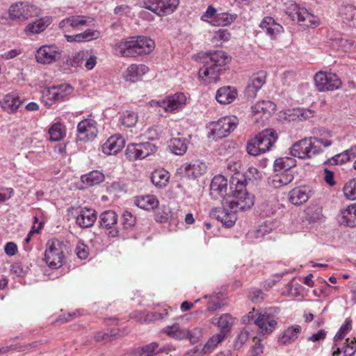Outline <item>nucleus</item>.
<instances>
[{
    "label": "nucleus",
    "mask_w": 356,
    "mask_h": 356,
    "mask_svg": "<svg viewBox=\"0 0 356 356\" xmlns=\"http://www.w3.org/2000/svg\"><path fill=\"white\" fill-rule=\"evenodd\" d=\"M296 22L300 25L307 27H316L320 24V19L309 13L305 8L300 12V15Z\"/></svg>",
    "instance_id": "nucleus-38"
},
{
    "label": "nucleus",
    "mask_w": 356,
    "mask_h": 356,
    "mask_svg": "<svg viewBox=\"0 0 356 356\" xmlns=\"http://www.w3.org/2000/svg\"><path fill=\"white\" fill-rule=\"evenodd\" d=\"M230 60L231 58L223 51L207 54L202 58L203 66L199 70V79L205 84L216 83L219 80L222 67Z\"/></svg>",
    "instance_id": "nucleus-1"
},
{
    "label": "nucleus",
    "mask_w": 356,
    "mask_h": 356,
    "mask_svg": "<svg viewBox=\"0 0 356 356\" xmlns=\"http://www.w3.org/2000/svg\"><path fill=\"white\" fill-rule=\"evenodd\" d=\"M217 14V10L212 6H209L206 11L201 16L200 19L202 21L211 25V20L216 18Z\"/></svg>",
    "instance_id": "nucleus-58"
},
{
    "label": "nucleus",
    "mask_w": 356,
    "mask_h": 356,
    "mask_svg": "<svg viewBox=\"0 0 356 356\" xmlns=\"http://www.w3.org/2000/svg\"><path fill=\"white\" fill-rule=\"evenodd\" d=\"M228 182L222 175L215 176L210 185V195L213 199L223 197L227 195Z\"/></svg>",
    "instance_id": "nucleus-24"
},
{
    "label": "nucleus",
    "mask_w": 356,
    "mask_h": 356,
    "mask_svg": "<svg viewBox=\"0 0 356 356\" xmlns=\"http://www.w3.org/2000/svg\"><path fill=\"white\" fill-rule=\"evenodd\" d=\"M118 222V215L113 210L105 211L99 216V224L101 227L111 229L108 236L115 237L118 234V230L116 229Z\"/></svg>",
    "instance_id": "nucleus-17"
},
{
    "label": "nucleus",
    "mask_w": 356,
    "mask_h": 356,
    "mask_svg": "<svg viewBox=\"0 0 356 356\" xmlns=\"http://www.w3.org/2000/svg\"><path fill=\"white\" fill-rule=\"evenodd\" d=\"M232 200L224 199L223 201L229 202V205L234 209H250L254 204V196L248 193L244 181L236 177L232 178Z\"/></svg>",
    "instance_id": "nucleus-3"
},
{
    "label": "nucleus",
    "mask_w": 356,
    "mask_h": 356,
    "mask_svg": "<svg viewBox=\"0 0 356 356\" xmlns=\"http://www.w3.org/2000/svg\"><path fill=\"white\" fill-rule=\"evenodd\" d=\"M293 115L300 120H305L314 115V111L312 109L298 108L293 109Z\"/></svg>",
    "instance_id": "nucleus-57"
},
{
    "label": "nucleus",
    "mask_w": 356,
    "mask_h": 356,
    "mask_svg": "<svg viewBox=\"0 0 356 356\" xmlns=\"http://www.w3.org/2000/svg\"><path fill=\"white\" fill-rule=\"evenodd\" d=\"M62 49L55 44H44L40 47L35 53L37 63L50 65L60 60Z\"/></svg>",
    "instance_id": "nucleus-9"
},
{
    "label": "nucleus",
    "mask_w": 356,
    "mask_h": 356,
    "mask_svg": "<svg viewBox=\"0 0 356 356\" xmlns=\"http://www.w3.org/2000/svg\"><path fill=\"white\" fill-rule=\"evenodd\" d=\"M321 152V149L314 145L313 139L310 138L300 140L290 147V154L294 159H309Z\"/></svg>",
    "instance_id": "nucleus-8"
},
{
    "label": "nucleus",
    "mask_w": 356,
    "mask_h": 356,
    "mask_svg": "<svg viewBox=\"0 0 356 356\" xmlns=\"http://www.w3.org/2000/svg\"><path fill=\"white\" fill-rule=\"evenodd\" d=\"M333 356H338L343 353V356H353L356 352V338H347L343 346H341L339 341H334L332 347Z\"/></svg>",
    "instance_id": "nucleus-27"
},
{
    "label": "nucleus",
    "mask_w": 356,
    "mask_h": 356,
    "mask_svg": "<svg viewBox=\"0 0 356 356\" xmlns=\"http://www.w3.org/2000/svg\"><path fill=\"white\" fill-rule=\"evenodd\" d=\"M51 140L58 141L65 136V126L59 122L54 123L49 130Z\"/></svg>",
    "instance_id": "nucleus-52"
},
{
    "label": "nucleus",
    "mask_w": 356,
    "mask_h": 356,
    "mask_svg": "<svg viewBox=\"0 0 356 356\" xmlns=\"http://www.w3.org/2000/svg\"><path fill=\"white\" fill-rule=\"evenodd\" d=\"M314 83L319 91L334 90L340 88L341 81L332 72H318L314 76Z\"/></svg>",
    "instance_id": "nucleus-12"
},
{
    "label": "nucleus",
    "mask_w": 356,
    "mask_h": 356,
    "mask_svg": "<svg viewBox=\"0 0 356 356\" xmlns=\"http://www.w3.org/2000/svg\"><path fill=\"white\" fill-rule=\"evenodd\" d=\"M73 91V87L69 83L45 88L42 91V101L46 107L50 108L56 104L68 100Z\"/></svg>",
    "instance_id": "nucleus-4"
},
{
    "label": "nucleus",
    "mask_w": 356,
    "mask_h": 356,
    "mask_svg": "<svg viewBox=\"0 0 356 356\" xmlns=\"http://www.w3.org/2000/svg\"><path fill=\"white\" fill-rule=\"evenodd\" d=\"M122 222L125 229H129L136 224V218L128 211H125L122 213Z\"/></svg>",
    "instance_id": "nucleus-60"
},
{
    "label": "nucleus",
    "mask_w": 356,
    "mask_h": 356,
    "mask_svg": "<svg viewBox=\"0 0 356 356\" xmlns=\"http://www.w3.org/2000/svg\"><path fill=\"white\" fill-rule=\"evenodd\" d=\"M341 14L343 22L350 27L356 28V8L353 5H347L341 8Z\"/></svg>",
    "instance_id": "nucleus-44"
},
{
    "label": "nucleus",
    "mask_w": 356,
    "mask_h": 356,
    "mask_svg": "<svg viewBox=\"0 0 356 356\" xmlns=\"http://www.w3.org/2000/svg\"><path fill=\"white\" fill-rule=\"evenodd\" d=\"M186 102V95L182 92H177L168 95L162 100H152L150 102V104L152 106H159L165 112L176 113L184 107Z\"/></svg>",
    "instance_id": "nucleus-10"
},
{
    "label": "nucleus",
    "mask_w": 356,
    "mask_h": 356,
    "mask_svg": "<svg viewBox=\"0 0 356 356\" xmlns=\"http://www.w3.org/2000/svg\"><path fill=\"white\" fill-rule=\"evenodd\" d=\"M124 144L125 141L122 136L113 135L102 145V150L106 155H115L122 149Z\"/></svg>",
    "instance_id": "nucleus-22"
},
{
    "label": "nucleus",
    "mask_w": 356,
    "mask_h": 356,
    "mask_svg": "<svg viewBox=\"0 0 356 356\" xmlns=\"http://www.w3.org/2000/svg\"><path fill=\"white\" fill-rule=\"evenodd\" d=\"M174 350L175 348L172 345L168 344L160 347L156 342H152L142 348V350L144 354H146V356H152L161 353L168 354Z\"/></svg>",
    "instance_id": "nucleus-35"
},
{
    "label": "nucleus",
    "mask_w": 356,
    "mask_h": 356,
    "mask_svg": "<svg viewBox=\"0 0 356 356\" xmlns=\"http://www.w3.org/2000/svg\"><path fill=\"white\" fill-rule=\"evenodd\" d=\"M337 219L341 225L350 227H356V204L341 209Z\"/></svg>",
    "instance_id": "nucleus-25"
},
{
    "label": "nucleus",
    "mask_w": 356,
    "mask_h": 356,
    "mask_svg": "<svg viewBox=\"0 0 356 356\" xmlns=\"http://www.w3.org/2000/svg\"><path fill=\"white\" fill-rule=\"evenodd\" d=\"M169 172L163 168L155 170L151 176L152 184L159 188L165 187L169 182Z\"/></svg>",
    "instance_id": "nucleus-39"
},
{
    "label": "nucleus",
    "mask_w": 356,
    "mask_h": 356,
    "mask_svg": "<svg viewBox=\"0 0 356 356\" xmlns=\"http://www.w3.org/2000/svg\"><path fill=\"white\" fill-rule=\"evenodd\" d=\"M212 323L217 325L221 329L220 332H223L225 336L231 328L233 320L229 314H225L219 318H213Z\"/></svg>",
    "instance_id": "nucleus-48"
},
{
    "label": "nucleus",
    "mask_w": 356,
    "mask_h": 356,
    "mask_svg": "<svg viewBox=\"0 0 356 356\" xmlns=\"http://www.w3.org/2000/svg\"><path fill=\"white\" fill-rule=\"evenodd\" d=\"M259 27L269 37L275 39L284 32L283 26L270 16L264 17L259 24Z\"/></svg>",
    "instance_id": "nucleus-21"
},
{
    "label": "nucleus",
    "mask_w": 356,
    "mask_h": 356,
    "mask_svg": "<svg viewBox=\"0 0 356 356\" xmlns=\"http://www.w3.org/2000/svg\"><path fill=\"white\" fill-rule=\"evenodd\" d=\"M179 3V0H145L143 7L159 16H164L172 13Z\"/></svg>",
    "instance_id": "nucleus-11"
},
{
    "label": "nucleus",
    "mask_w": 356,
    "mask_h": 356,
    "mask_svg": "<svg viewBox=\"0 0 356 356\" xmlns=\"http://www.w3.org/2000/svg\"><path fill=\"white\" fill-rule=\"evenodd\" d=\"M238 15L236 13H220L212 19L211 25L213 26H225L232 24L237 19Z\"/></svg>",
    "instance_id": "nucleus-41"
},
{
    "label": "nucleus",
    "mask_w": 356,
    "mask_h": 356,
    "mask_svg": "<svg viewBox=\"0 0 356 356\" xmlns=\"http://www.w3.org/2000/svg\"><path fill=\"white\" fill-rule=\"evenodd\" d=\"M104 179V175L98 170H93L88 174L83 175L81 177V181L88 186L97 185L102 182Z\"/></svg>",
    "instance_id": "nucleus-46"
},
{
    "label": "nucleus",
    "mask_w": 356,
    "mask_h": 356,
    "mask_svg": "<svg viewBox=\"0 0 356 356\" xmlns=\"http://www.w3.org/2000/svg\"><path fill=\"white\" fill-rule=\"evenodd\" d=\"M296 165V159L289 156H282L275 160L273 169L275 172H286Z\"/></svg>",
    "instance_id": "nucleus-40"
},
{
    "label": "nucleus",
    "mask_w": 356,
    "mask_h": 356,
    "mask_svg": "<svg viewBox=\"0 0 356 356\" xmlns=\"http://www.w3.org/2000/svg\"><path fill=\"white\" fill-rule=\"evenodd\" d=\"M351 320L346 318L334 338V341H340L351 330Z\"/></svg>",
    "instance_id": "nucleus-56"
},
{
    "label": "nucleus",
    "mask_w": 356,
    "mask_h": 356,
    "mask_svg": "<svg viewBox=\"0 0 356 356\" xmlns=\"http://www.w3.org/2000/svg\"><path fill=\"white\" fill-rule=\"evenodd\" d=\"M312 195V191L309 186H301L290 191L288 198L292 204L299 206L307 202Z\"/></svg>",
    "instance_id": "nucleus-18"
},
{
    "label": "nucleus",
    "mask_w": 356,
    "mask_h": 356,
    "mask_svg": "<svg viewBox=\"0 0 356 356\" xmlns=\"http://www.w3.org/2000/svg\"><path fill=\"white\" fill-rule=\"evenodd\" d=\"M246 148L248 153L252 156H257L262 153L254 138L248 142Z\"/></svg>",
    "instance_id": "nucleus-61"
},
{
    "label": "nucleus",
    "mask_w": 356,
    "mask_h": 356,
    "mask_svg": "<svg viewBox=\"0 0 356 356\" xmlns=\"http://www.w3.org/2000/svg\"><path fill=\"white\" fill-rule=\"evenodd\" d=\"M22 103L23 100L17 95L14 94H8L3 97L1 102V105L4 111L11 113L16 112Z\"/></svg>",
    "instance_id": "nucleus-34"
},
{
    "label": "nucleus",
    "mask_w": 356,
    "mask_h": 356,
    "mask_svg": "<svg viewBox=\"0 0 356 356\" xmlns=\"http://www.w3.org/2000/svg\"><path fill=\"white\" fill-rule=\"evenodd\" d=\"M223 332L211 337L206 343V344L202 348V354H207L213 350V349L220 343L225 338Z\"/></svg>",
    "instance_id": "nucleus-49"
},
{
    "label": "nucleus",
    "mask_w": 356,
    "mask_h": 356,
    "mask_svg": "<svg viewBox=\"0 0 356 356\" xmlns=\"http://www.w3.org/2000/svg\"><path fill=\"white\" fill-rule=\"evenodd\" d=\"M169 147L171 151L177 155H183L188 148L186 140L181 138H172Z\"/></svg>",
    "instance_id": "nucleus-50"
},
{
    "label": "nucleus",
    "mask_w": 356,
    "mask_h": 356,
    "mask_svg": "<svg viewBox=\"0 0 356 356\" xmlns=\"http://www.w3.org/2000/svg\"><path fill=\"white\" fill-rule=\"evenodd\" d=\"M149 72L147 66L143 64H131L123 72V78L126 81L136 83Z\"/></svg>",
    "instance_id": "nucleus-20"
},
{
    "label": "nucleus",
    "mask_w": 356,
    "mask_h": 356,
    "mask_svg": "<svg viewBox=\"0 0 356 356\" xmlns=\"http://www.w3.org/2000/svg\"><path fill=\"white\" fill-rule=\"evenodd\" d=\"M87 24V21L83 16L74 15L63 19L59 23V27L65 32H70L74 30H80Z\"/></svg>",
    "instance_id": "nucleus-28"
},
{
    "label": "nucleus",
    "mask_w": 356,
    "mask_h": 356,
    "mask_svg": "<svg viewBox=\"0 0 356 356\" xmlns=\"http://www.w3.org/2000/svg\"><path fill=\"white\" fill-rule=\"evenodd\" d=\"M327 335V332L323 329L319 330L317 332L312 334L307 338V340L312 342H320L323 341Z\"/></svg>",
    "instance_id": "nucleus-64"
},
{
    "label": "nucleus",
    "mask_w": 356,
    "mask_h": 356,
    "mask_svg": "<svg viewBox=\"0 0 356 356\" xmlns=\"http://www.w3.org/2000/svg\"><path fill=\"white\" fill-rule=\"evenodd\" d=\"M97 220V212L92 209L83 208L76 217L77 225L83 228L92 227Z\"/></svg>",
    "instance_id": "nucleus-30"
},
{
    "label": "nucleus",
    "mask_w": 356,
    "mask_h": 356,
    "mask_svg": "<svg viewBox=\"0 0 356 356\" xmlns=\"http://www.w3.org/2000/svg\"><path fill=\"white\" fill-rule=\"evenodd\" d=\"M78 139L82 141L93 140L97 134L96 122L92 119H85L77 125Z\"/></svg>",
    "instance_id": "nucleus-16"
},
{
    "label": "nucleus",
    "mask_w": 356,
    "mask_h": 356,
    "mask_svg": "<svg viewBox=\"0 0 356 356\" xmlns=\"http://www.w3.org/2000/svg\"><path fill=\"white\" fill-rule=\"evenodd\" d=\"M283 11L293 22L297 21L300 15V12L304 7L300 6L295 1L289 0L284 3Z\"/></svg>",
    "instance_id": "nucleus-43"
},
{
    "label": "nucleus",
    "mask_w": 356,
    "mask_h": 356,
    "mask_svg": "<svg viewBox=\"0 0 356 356\" xmlns=\"http://www.w3.org/2000/svg\"><path fill=\"white\" fill-rule=\"evenodd\" d=\"M275 104L270 101H259L252 106L251 110L253 115H260L261 120L268 118L275 111Z\"/></svg>",
    "instance_id": "nucleus-29"
},
{
    "label": "nucleus",
    "mask_w": 356,
    "mask_h": 356,
    "mask_svg": "<svg viewBox=\"0 0 356 356\" xmlns=\"http://www.w3.org/2000/svg\"><path fill=\"white\" fill-rule=\"evenodd\" d=\"M301 327L300 325L291 326L283 332L279 341L282 344L291 343L298 339Z\"/></svg>",
    "instance_id": "nucleus-45"
},
{
    "label": "nucleus",
    "mask_w": 356,
    "mask_h": 356,
    "mask_svg": "<svg viewBox=\"0 0 356 356\" xmlns=\"http://www.w3.org/2000/svg\"><path fill=\"white\" fill-rule=\"evenodd\" d=\"M134 203L140 209L145 210H151L158 207L159 200L154 195H141L135 198Z\"/></svg>",
    "instance_id": "nucleus-37"
},
{
    "label": "nucleus",
    "mask_w": 356,
    "mask_h": 356,
    "mask_svg": "<svg viewBox=\"0 0 356 356\" xmlns=\"http://www.w3.org/2000/svg\"><path fill=\"white\" fill-rule=\"evenodd\" d=\"M251 321H254V323L259 327L260 332L263 334L271 333L275 329L277 324V319L272 314L270 309H267L256 314L253 309L247 316L243 317V322L244 323H250Z\"/></svg>",
    "instance_id": "nucleus-5"
},
{
    "label": "nucleus",
    "mask_w": 356,
    "mask_h": 356,
    "mask_svg": "<svg viewBox=\"0 0 356 356\" xmlns=\"http://www.w3.org/2000/svg\"><path fill=\"white\" fill-rule=\"evenodd\" d=\"M223 305L222 300L218 295H213L209 297L207 309L209 311H216Z\"/></svg>",
    "instance_id": "nucleus-59"
},
{
    "label": "nucleus",
    "mask_w": 356,
    "mask_h": 356,
    "mask_svg": "<svg viewBox=\"0 0 356 356\" xmlns=\"http://www.w3.org/2000/svg\"><path fill=\"white\" fill-rule=\"evenodd\" d=\"M294 176L291 170L283 172L273 177V185L275 188H280L292 182Z\"/></svg>",
    "instance_id": "nucleus-47"
},
{
    "label": "nucleus",
    "mask_w": 356,
    "mask_h": 356,
    "mask_svg": "<svg viewBox=\"0 0 356 356\" xmlns=\"http://www.w3.org/2000/svg\"><path fill=\"white\" fill-rule=\"evenodd\" d=\"M161 332L175 340H183L187 339L189 334V330L181 327L179 324L175 323L172 325H168L161 330Z\"/></svg>",
    "instance_id": "nucleus-31"
},
{
    "label": "nucleus",
    "mask_w": 356,
    "mask_h": 356,
    "mask_svg": "<svg viewBox=\"0 0 356 356\" xmlns=\"http://www.w3.org/2000/svg\"><path fill=\"white\" fill-rule=\"evenodd\" d=\"M138 120V114L131 111H125L120 118V122L126 127H134Z\"/></svg>",
    "instance_id": "nucleus-51"
},
{
    "label": "nucleus",
    "mask_w": 356,
    "mask_h": 356,
    "mask_svg": "<svg viewBox=\"0 0 356 356\" xmlns=\"http://www.w3.org/2000/svg\"><path fill=\"white\" fill-rule=\"evenodd\" d=\"M249 298L252 302L258 303L264 299V293L259 289H252L249 293Z\"/></svg>",
    "instance_id": "nucleus-63"
},
{
    "label": "nucleus",
    "mask_w": 356,
    "mask_h": 356,
    "mask_svg": "<svg viewBox=\"0 0 356 356\" xmlns=\"http://www.w3.org/2000/svg\"><path fill=\"white\" fill-rule=\"evenodd\" d=\"M65 245L58 239H51L47 243L44 253L46 264L51 268H59L65 263Z\"/></svg>",
    "instance_id": "nucleus-6"
},
{
    "label": "nucleus",
    "mask_w": 356,
    "mask_h": 356,
    "mask_svg": "<svg viewBox=\"0 0 356 356\" xmlns=\"http://www.w3.org/2000/svg\"><path fill=\"white\" fill-rule=\"evenodd\" d=\"M155 43L149 38L131 37L117 42L113 47L114 54L122 57H136L151 53Z\"/></svg>",
    "instance_id": "nucleus-2"
},
{
    "label": "nucleus",
    "mask_w": 356,
    "mask_h": 356,
    "mask_svg": "<svg viewBox=\"0 0 356 356\" xmlns=\"http://www.w3.org/2000/svg\"><path fill=\"white\" fill-rule=\"evenodd\" d=\"M51 22L52 19L49 16L38 19L26 26L25 32L29 35L38 34L44 31Z\"/></svg>",
    "instance_id": "nucleus-32"
},
{
    "label": "nucleus",
    "mask_w": 356,
    "mask_h": 356,
    "mask_svg": "<svg viewBox=\"0 0 356 356\" xmlns=\"http://www.w3.org/2000/svg\"><path fill=\"white\" fill-rule=\"evenodd\" d=\"M207 170L204 163L195 161L190 163H184L179 168L180 173L188 177H197L203 175Z\"/></svg>",
    "instance_id": "nucleus-26"
},
{
    "label": "nucleus",
    "mask_w": 356,
    "mask_h": 356,
    "mask_svg": "<svg viewBox=\"0 0 356 356\" xmlns=\"http://www.w3.org/2000/svg\"><path fill=\"white\" fill-rule=\"evenodd\" d=\"M237 124L238 119L235 116H225L216 122H210L208 128L215 139H220L227 136Z\"/></svg>",
    "instance_id": "nucleus-7"
},
{
    "label": "nucleus",
    "mask_w": 356,
    "mask_h": 356,
    "mask_svg": "<svg viewBox=\"0 0 356 356\" xmlns=\"http://www.w3.org/2000/svg\"><path fill=\"white\" fill-rule=\"evenodd\" d=\"M344 196L350 200H356V180L348 181L343 187Z\"/></svg>",
    "instance_id": "nucleus-55"
},
{
    "label": "nucleus",
    "mask_w": 356,
    "mask_h": 356,
    "mask_svg": "<svg viewBox=\"0 0 356 356\" xmlns=\"http://www.w3.org/2000/svg\"><path fill=\"white\" fill-rule=\"evenodd\" d=\"M272 231V226L270 222H265L259 226L254 231L250 232L249 236L251 238H254L257 240H261L264 236L270 233Z\"/></svg>",
    "instance_id": "nucleus-53"
},
{
    "label": "nucleus",
    "mask_w": 356,
    "mask_h": 356,
    "mask_svg": "<svg viewBox=\"0 0 356 356\" xmlns=\"http://www.w3.org/2000/svg\"><path fill=\"white\" fill-rule=\"evenodd\" d=\"M100 36V33L96 30L88 29L86 31L76 35H65L67 42H86L94 39H97Z\"/></svg>",
    "instance_id": "nucleus-36"
},
{
    "label": "nucleus",
    "mask_w": 356,
    "mask_h": 356,
    "mask_svg": "<svg viewBox=\"0 0 356 356\" xmlns=\"http://www.w3.org/2000/svg\"><path fill=\"white\" fill-rule=\"evenodd\" d=\"M355 157L356 147L352 146L348 149L333 156L328 161V162L332 165L343 164L350 161L351 159H354Z\"/></svg>",
    "instance_id": "nucleus-42"
},
{
    "label": "nucleus",
    "mask_w": 356,
    "mask_h": 356,
    "mask_svg": "<svg viewBox=\"0 0 356 356\" xmlns=\"http://www.w3.org/2000/svg\"><path fill=\"white\" fill-rule=\"evenodd\" d=\"M237 97V90L231 86H224L216 92V99L221 104L232 103Z\"/></svg>",
    "instance_id": "nucleus-33"
},
{
    "label": "nucleus",
    "mask_w": 356,
    "mask_h": 356,
    "mask_svg": "<svg viewBox=\"0 0 356 356\" xmlns=\"http://www.w3.org/2000/svg\"><path fill=\"white\" fill-rule=\"evenodd\" d=\"M231 33L229 30L220 29L213 32L211 42L224 43L228 42L231 38Z\"/></svg>",
    "instance_id": "nucleus-54"
},
{
    "label": "nucleus",
    "mask_w": 356,
    "mask_h": 356,
    "mask_svg": "<svg viewBox=\"0 0 356 356\" xmlns=\"http://www.w3.org/2000/svg\"><path fill=\"white\" fill-rule=\"evenodd\" d=\"M266 76V72L259 71L250 77L245 90V95L248 99L252 100L256 97L258 91L265 84Z\"/></svg>",
    "instance_id": "nucleus-15"
},
{
    "label": "nucleus",
    "mask_w": 356,
    "mask_h": 356,
    "mask_svg": "<svg viewBox=\"0 0 356 356\" xmlns=\"http://www.w3.org/2000/svg\"><path fill=\"white\" fill-rule=\"evenodd\" d=\"M157 148L151 142L128 145L126 154L131 160L143 159L156 152Z\"/></svg>",
    "instance_id": "nucleus-14"
},
{
    "label": "nucleus",
    "mask_w": 356,
    "mask_h": 356,
    "mask_svg": "<svg viewBox=\"0 0 356 356\" xmlns=\"http://www.w3.org/2000/svg\"><path fill=\"white\" fill-rule=\"evenodd\" d=\"M75 252L77 257L81 259H85L88 256V248L81 242L77 243Z\"/></svg>",
    "instance_id": "nucleus-62"
},
{
    "label": "nucleus",
    "mask_w": 356,
    "mask_h": 356,
    "mask_svg": "<svg viewBox=\"0 0 356 356\" xmlns=\"http://www.w3.org/2000/svg\"><path fill=\"white\" fill-rule=\"evenodd\" d=\"M36 8L27 1L13 3L8 9L10 19L13 20H25L35 14Z\"/></svg>",
    "instance_id": "nucleus-13"
},
{
    "label": "nucleus",
    "mask_w": 356,
    "mask_h": 356,
    "mask_svg": "<svg viewBox=\"0 0 356 356\" xmlns=\"http://www.w3.org/2000/svg\"><path fill=\"white\" fill-rule=\"evenodd\" d=\"M223 209L219 211L217 219L227 227H232L237 220L236 213L242 211V209H232L229 202L223 201Z\"/></svg>",
    "instance_id": "nucleus-23"
},
{
    "label": "nucleus",
    "mask_w": 356,
    "mask_h": 356,
    "mask_svg": "<svg viewBox=\"0 0 356 356\" xmlns=\"http://www.w3.org/2000/svg\"><path fill=\"white\" fill-rule=\"evenodd\" d=\"M262 153L268 151L277 139V135L275 130L267 129L259 133L254 137Z\"/></svg>",
    "instance_id": "nucleus-19"
}]
</instances>
